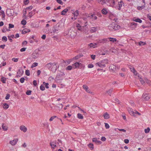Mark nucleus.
<instances>
[{"label":"nucleus","instance_id":"1","mask_svg":"<svg viewBox=\"0 0 151 151\" xmlns=\"http://www.w3.org/2000/svg\"><path fill=\"white\" fill-rule=\"evenodd\" d=\"M120 28V26L114 22L112 23L108 26V28L110 31L116 30Z\"/></svg>","mask_w":151,"mask_h":151},{"label":"nucleus","instance_id":"2","mask_svg":"<svg viewBox=\"0 0 151 151\" xmlns=\"http://www.w3.org/2000/svg\"><path fill=\"white\" fill-rule=\"evenodd\" d=\"M142 97L145 100L147 101L151 98V96L146 93H144L142 95Z\"/></svg>","mask_w":151,"mask_h":151},{"label":"nucleus","instance_id":"3","mask_svg":"<svg viewBox=\"0 0 151 151\" xmlns=\"http://www.w3.org/2000/svg\"><path fill=\"white\" fill-rule=\"evenodd\" d=\"M59 26L58 25V26L57 25H56L52 28V31L51 32V33H58V31L59 30Z\"/></svg>","mask_w":151,"mask_h":151},{"label":"nucleus","instance_id":"4","mask_svg":"<svg viewBox=\"0 0 151 151\" xmlns=\"http://www.w3.org/2000/svg\"><path fill=\"white\" fill-rule=\"evenodd\" d=\"M14 11L13 10L7 9L6 10V14L9 16H11L14 14Z\"/></svg>","mask_w":151,"mask_h":151},{"label":"nucleus","instance_id":"5","mask_svg":"<svg viewBox=\"0 0 151 151\" xmlns=\"http://www.w3.org/2000/svg\"><path fill=\"white\" fill-rule=\"evenodd\" d=\"M65 75L64 73L60 74H58L56 76V79L57 80H61L63 79L62 77Z\"/></svg>","mask_w":151,"mask_h":151},{"label":"nucleus","instance_id":"6","mask_svg":"<svg viewBox=\"0 0 151 151\" xmlns=\"http://www.w3.org/2000/svg\"><path fill=\"white\" fill-rule=\"evenodd\" d=\"M116 69V66L113 64L111 65L109 67V70L111 72H114Z\"/></svg>","mask_w":151,"mask_h":151},{"label":"nucleus","instance_id":"7","mask_svg":"<svg viewBox=\"0 0 151 151\" xmlns=\"http://www.w3.org/2000/svg\"><path fill=\"white\" fill-rule=\"evenodd\" d=\"M18 141V139H15L13 140L10 141L9 143L12 145H14L17 144Z\"/></svg>","mask_w":151,"mask_h":151},{"label":"nucleus","instance_id":"8","mask_svg":"<svg viewBox=\"0 0 151 151\" xmlns=\"http://www.w3.org/2000/svg\"><path fill=\"white\" fill-rule=\"evenodd\" d=\"M92 141L95 142L97 144L100 145L101 143V142L100 141L97 140V139L96 138H93Z\"/></svg>","mask_w":151,"mask_h":151},{"label":"nucleus","instance_id":"9","mask_svg":"<svg viewBox=\"0 0 151 151\" xmlns=\"http://www.w3.org/2000/svg\"><path fill=\"white\" fill-rule=\"evenodd\" d=\"M70 8V7H68L67 8L65 9L64 10L62 11L61 12V14L62 15H65L66 13L69 10Z\"/></svg>","mask_w":151,"mask_h":151},{"label":"nucleus","instance_id":"10","mask_svg":"<svg viewBox=\"0 0 151 151\" xmlns=\"http://www.w3.org/2000/svg\"><path fill=\"white\" fill-rule=\"evenodd\" d=\"M20 129L24 132H26L27 131V128L23 125H22L20 126Z\"/></svg>","mask_w":151,"mask_h":151},{"label":"nucleus","instance_id":"11","mask_svg":"<svg viewBox=\"0 0 151 151\" xmlns=\"http://www.w3.org/2000/svg\"><path fill=\"white\" fill-rule=\"evenodd\" d=\"M101 64H104V65L106 66V64L108 63V60L106 59L102 60L101 61H100Z\"/></svg>","mask_w":151,"mask_h":151},{"label":"nucleus","instance_id":"12","mask_svg":"<svg viewBox=\"0 0 151 151\" xmlns=\"http://www.w3.org/2000/svg\"><path fill=\"white\" fill-rule=\"evenodd\" d=\"M122 3H123V2L122 0H121L120 1H119L118 2L119 7L117 9L119 10H120L121 9V7L122 6Z\"/></svg>","mask_w":151,"mask_h":151},{"label":"nucleus","instance_id":"13","mask_svg":"<svg viewBox=\"0 0 151 151\" xmlns=\"http://www.w3.org/2000/svg\"><path fill=\"white\" fill-rule=\"evenodd\" d=\"M56 63H55L53 65V67L52 68V71L53 72H55L57 70V66Z\"/></svg>","mask_w":151,"mask_h":151},{"label":"nucleus","instance_id":"14","mask_svg":"<svg viewBox=\"0 0 151 151\" xmlns=\"http://www.w3.org/2000/svg\"><path fill=\"white\" fill-rule=\"evenodd\" d=\"M96 66H99L101 68H104L105 67V65H104V64H101L100 62H99L96 64Z\"/></svg>","mask_w":151,"mask_h":151},{"label":"nucleus","instance_id":"15","mask_svg":"<svg viewBox=\"0 0 151 151\" xmlns=\"http://www.w3.org/2000/svg\"><path fill=\"white\" fill-rule=\"evenodd\" d=\"M30 32V30L29 29H25L22 30V34H25L27 32Z\"/></svg>","mask_w":151,"mask_h":151},{"label":"nucleus","instance_id":"16","mask_svg":"<svg viewBox=\"0 0 151 151\" xmlns=\"http://www.w3.org/2000/svg\"><path fill=\"white\" fill-rule=\"evenodd\" d=\"M128 111L129 112V113L131 115L134 116H135V115L134 112L132 109H128Z\"/></svg>","mask_w":151,"mask_h":151},{"label":"nucleus","instance_id":"17","mask_svg":"<svg viewBox=\"0 0 151 151\" xmlns=\"http://www.w3.org/2000/svg\"><path fill=\"white\" fill-rule=\"evenodd\" d=\"M54 64H55V63H47L46 65V67L48 69H50L51 66L52 65L53 66V65Z\"/></svg>","mask_w":151,"mask_h":151},{"label":"nucleus","instance_id":"18","mask_svg":"<svg viewBox=\"0 0 151 151\" xmlns=\"http://www.w3.org/2000/svg\"><path fill=\"white\" fill-rule=\"evenodd\" d=\"M103 116L104 119H108L110 118V116L106 112L104 114H103Z\"/></svg>","mask_w":151,"mask_h":151},{"label":"nucleus","instance_id":"19","mask_svg":"<svg viewBox=\"0 0 151 151\" xmlns=\"http://www.w3.org/2000/svg\"><path fill=\"white\" fill-rule=\"evenodd\" d=\"M97 27H91L90 31L91 32L93 33L96 32L97 30Z\"/></svg>","mask_w":151,"mask_h":151},{"label":"nucleus","instance_id":"20","mask_svg":"<svg viewBox=\"0 0 151 151\" xmlns=\"http://www.w3.org/2000/svg\"><path fill=\"white\" fill-rule=\"evenodd\" d=\"M133 20L135 22H139V23H142V20L139 18L136 19V18H134L133 19Z\"/></svg>","mask_w":151,"mask_h":151},{"label":"nucleus","instance_id":"21","mask_svg":"<svg viewBox=\"0 0 151 151\" xmlns=\"http://www.w3.org/2000/svg\"><path fill=\"white\" fill-rule=\"evenodd\" d=\"M50 145L52 148L53 149L55 148V147H56V143L55 142H50Z\"/></svg>","mask_w":151,"mask_h":151},{"label":"nucleus","instance_id":"22","mask_svg":"<svg viewBox=\"0 0 151 151\" xmlns=\"http://www.w3.org/2000/svg\"><path fill=\"white\" fill-rule=\"evenodd\" d=\"M113 91V89L111 88L108 91H106V92L108 93V95H109L110 96H111V94Z\"/></svg>","mask_w":151,"mask_h":151},{"label":"nucleus","instance_id":"23","mask_svg":"<svg viewBox=\"0 0 151 151\" xmlns=\"http://www.w3.org/2000/svg\"><path fill=\"white\" fill-rule=\"evenodd\" d=\"M10 30L9 29H8L6 28V27H4L3 29L2 30V32L3 33L6 32V31H9Z\"/></svg>","mask_w":151,"mask_h":151},{"label":"nucleus","instance_id":"24","mask_svg":"<svg viewBox=\"0 0 151 151\" xmlns=\"http://www.w3.org/2000/svg\"><path fill=\"white\" fill-rule=\"evenodd\" d=\"M102 13L104 14H106L107 13V11L106 9L105 8L101 10Z\"/></svg>","mask_w":151,"mask_h":151},{"label":"nucleus","instance_id":"25","mask_svg":"<svg viewBox=\"0 0 151 151\" xmlns=\"http://www.w3.org/2000/svg\"><path fill=\"white\" fill-rule=\"evenodd\" d=\"M145 4H144L143 5H142L141 6H138L137 7V9L139 10H141L145 7Z\"/></svg>","mask_w":151,"mask_h":151},{"label":"nucleus","instance_id":"26","mask_svg":"<svg viewBox=\"0 0 151 151\" xmlns=\"http://www.w3.org/2000/svg\"><path fill=\"white\" fill-rule=\"evenodd\" d=\"M73 12H72V13L73 14L74 16H77L79 14L78 11V10H76L75 12H74V10H73Z\"/></svg>","mask_w":151,"mask_h":151},{"label":"nucleus","instance_id":"27","mask_svg":"<svg viewBox=\"0 0 151 151\" xmlns=\"http://www.w3.org/2000/svg\"><path fill=\"white\" fill-rule=\"evenodd\" d=\"M6 78L4 77H2L1 78V81L4 83H6Z\"/></svg>","mask_w":151,"mask_h":151},{"label":"nucleus","instance_id":"28","mask_svg":"<svg viewBox=\"0 0 151 151\" xmlns=\"http://www.w3.org/2000/svg\"><path fill=\"white\" fill-rule=\"evenodd\" d=\"M9 107V105L8 104L5 103L3 105V107L5 109H7Z\"/></svg>","mask_w":151,"mask_h":151},{"label":"nucleus","instance_id":"29","mask_svg":"<svg viewBox=\"0 0 151 151\" xmlns=\"http://www.w3.org/2000/svg\"><path fill=\"white\" fill-rule=\"evenodd\" d=\"M21 72L20 70H19L17 72V77H20L22 76V74L20 73Z\"/></svg>","mask_w":151,"mask_h":151},{"label":"nucleus","instance_id":"30","mask_svg":"<svg viewBox=\"0 0 151 151\" xmlns=\"http://www.w3.org/2000/svg\"><path fill=\"white\" fill-rule=\"evenodd\" d=\"M78 117L79 119H82L83 118V117L82 114H81L78 113L77 114Z\"/></svg>","mask_w":151,"mask_h":151},{"label":"nucleus","instance_id":"31","mask_svg":"<svg viewBox=\"0 0 151 151\" xmlns=\"http://www.w3.org/2000/svg\"><path fill=\"white\" fill-rule=\"evenodd\" d=\"M80 63H78V62H76L73 65V66H74L75 67V68H76L77 67H78L80 65Z\"/></svg>","mask_w":151,"mask_h":151},{"label":"nucleus","instance_id":"32","mask_svg":"<svg viewBox=\"0 0 151 151\" xmlns=\"http://www.w3.org/2000/svg\"><path fill=\"white\" fill-rule=\"evenodd\" d=\"M107 41V39H104L101 40H99V42L100 43H104Z\"/></svg>","mask_w":151,"mask_h":151},{"label":"nucleus","instance_id":"33","mask_svg":"<svg viewBox=\"0 0 151 151\" xmlns=\"http://www.w3.org/2000/svg\"><path fill=\"white\" fill-rule=\"evenodd\" d=\"M32 58H28L27 59V62L28 63H30L32 61Z\"/></svg>","mask_w":151,"mask_h":151},{"label":"nucleus","instance_id":"34","mask_svg":"<svg viewBox=\"0 0 151 151\" xmlns=\"http://www.w3.org/2000/svg\"><path fill=\"white\" fill-rule=\"evenodd\" d=\"M76 27L78 30H81V27L79 24H77L76 25Z\"/></svg>","mask_w":151,"mask_h":151},{"label":"nucleus","instance_id":"35","mask_svg":"<svg viewBox=\"0 0 151 151\" xmlns=\"http://www.w3.org/2000/svg\"><path fill=\"white\" fill-rule=\"evenodd\" d=\"M2 128L4 131H6L7 130V127L6 126H4V124H3L2 125Z\"/></svg>","mask_w":151,"mask_h":151},{"label":"nucleus","instance_id":"36","mask_svg":"<svg viewBox=\"0 0 151 151\" xmlns=\"http://www.w3.org/2000/svg\"><path fill=\"white\" fill-rule=\"evenodd\" d=\"M43 83L45 86V87L46 88H48L49 87L48 86L49 83H45V82H43Z\"/></svg>","mask_w":151,"mask_h":151},{"label":"nucleus","instance_id":"37","mask_svg":"<svg viewBox=\"0 0 151 151\" xmlns=\"http://www.w3.org/2000/svg\"><path fill=\"white\" fill-rule=\"evenodd\" d=\"M38 56V54L37 53H33V54L32 58H37Z\"/></svg>","mask_w":151,"mask_h":151},{"label":"nucleus","instance_id":"38","mask_svg":"<svg viewBox=\"0 0 151 151\" xmlns=\"http://www.w3.org/2000/svg\"><path fill=\"white\" fill-rule=\"evenodd\" d=\"M26 23H27V22L25 20H24V19H22L21 22V24H22L24 25H25L26 24Z\"/></svg>","mask_w":151,"mask_h":151},{"label":"nucleus","instance_id":"39","mask_svg":"<svg viewBox=\"0 0 151 151\" xmlns=\"http://www.w3.org/2000/svg\"><path fill=\"white\" fill-rule=\"evenodd\" d=\"M109 40L110 41L112 42H114L116 41V38H111V37H110L109 38Z\"/></svg>","mask_w":151,"mask_h":151},{"label":"nucleus","instance_id":"40","mask_svg":"<svg viewBox=\"0 0 151 151\" xmlns=\"http://www.w3.org/2000/svg\"><path fill=\"white\" fill-rule=\"evenodd\" d=\"M76 35V33L75 32H73V33L70 34V35L72 37H74Z\"/></svg>","mask_w":151,"mask_h":151},{"label":"nucleus","instance_id":"41","mask_svg":"<svg viewBox=\"0 0 151 151\" xmlns=\"http://www.w3.org/2000/svg\"><path fill=\"white\" fill-rule=\"evenodd\" d=\"M40 89L41 91H44L45 90V87L42 84L40 86Z\"/></svg>","mask_w":151,"mask_h":151},{"label":"nucleus","instance_id":"42","mask_svg":"<svg viewBox=\"0 0 151 151\" xmlns=\"http://www.w3.org/2000/svg\"><path fill=\"white\" fill-rule=\"evenodd\" d=\"M88 146L90 148L91 150H93V144L90 143L88 145Z\"/></svg>","mask_w":151,"mask_h":151},{"label":"nucleus","instance_id":"43","mask_svg":"<svg viewBox=\"0 0 151 151\" xmlns=\"http://www.w3.org/2000/svg\"><path fill=\"white\" fill-rule=\"evenodd\" d=\"M150 128L149 127H148L147 129H146L145 130V132L146 133H149L150 131Z\"/></svg>","mask_w":151,"mask_h":151},{"label":"nucleus","instance_id":"44","mask_svg":"<svg viewBox=\"0 0 151 151\" xmlns=\"http://www.w3.org/2000/svg\"><path fill=\"white\" fill-rule=\"evenodd\" d=\"M25 74L27 76H29L30 75V72L29 70H27L25 71Z\"/></svg>","mask_w":151,"mask_h":151},{"label":"nucleus","instance_id":"45","mask_svg":"<svg viewBox=\"0 0 151 151\" xmlns=\"http://www.w3.org/2000/svg\"><path fill=\"white\" fill-rule=\"evenodd\" d=\"M7 38L6 37V36H3L2 37V40L3 41L6 42L7 41Z\"/></svg>","mask_w":151,"mask_h":151},{"label":"nucleus","instance_id":"46","mask_svg":"<svg viewBox=\"0 0 151 151\" xmlns=\"http://www.w3.org/2000/svg\"><path fill=\"white\" fill-rule=\"evenodd\" d=\"M73 68V67L71 65H69L66 68V70H71Z\"/></svg>","mask_w":151,"mask_h":151},{"label":"nucleus","instance_id":"47","mask_svg":"<svg viewBox=\"0 0 151 151\" xmlns=\"http://www.w3.org/2000/svg\"><path fill=\"white\" fill-rule=\"evenodd\" d=\"M32 91L30 90H27L26 92V94L27 95H29L31 94Z\"/></svg>","mask_w":151,"mask_h":151},{"label":"nucleus","instance_id":"48","mask_svg":"<svg viewBox=\"0 0 151 151\" xmlns=\"http://www.w3.org/2000/svg\"><path fill=\"white\" fill-rule=\"evenodd\" d=\"M139 81L142 84H143L145 83V81L143 79L141 78H139Z\"/></svg>","mask_w":151,"mask_h":151},{"label":"nucleus","instance_id":"49","mask_svg":"<svg viewBox=\"0 0 151 151\" xmlns=\"http://www.w3.org/2000/svg\"><path fill=\"white\" fill-rule=\"evenodd\" d=\"M38 65V63H34L31 66V68H33L37 66Z\"/></svg>","mask_w":151,"mask_h":151},{"label":"nucleus","instance_id":"50","mask_svg":"<svg viewBox=\"0 0 151 151\" xmlns=\"http://www.w3.org/2000/svg\"><path fill=\"white\" fill-rule=\"evenodd\" d=\"M110 3L112 4L111 6L113 7L115 4V1L114 0H111Z\"/></svg>","mask_w":151,"mask_h":151},{"label":"nucleus","instance_id":"51","mask_svg":"<svg viewBox=\"0 0 151 151\" xmlns=\"http://www.w3.org/2000/svg\"><path fill=\"white\" fill-rule=\"evenodd\" d=\"M56 1L58 3L61 5H63V3L61 0H56Z\"/></svg>","mask_w":151,"mask_h":151},{"label":"nucleus","instance_id":"52","mask_svg":"<svg viewBox=\"0 0 151 151\" xmlns=\"http://www.w3.org/2000/svg\"><path fill=\"white\" fill-rule=\"evenodd\" d=\"M24 77H22L20 79V81L21 83H23L24 82Z\"/></svg>","mask_w":151,"mask_h":151},{"label":"nucleus","instance_id":"53","mask_svg":"<svg viewBox=\"0 0 151 151\" xmlns=\"http://www.w3.org/2000/svg\"><path fill=\"white\" fill-rule=\"evenodd\" d=\"M9 29L13 28L14 27V25L13 24H9Z\"/></svg>","mask_w":151,"mask_h":151},{"label":"nucleus","instance_id":"54","mask_svg":"<svg viewBox=\"0 0 151 151\" xmlns=\"http://www.w3.org/2000/svg\"><path fill=\"white\" fill-rule=\"evenodd\" d=\"M146 44L145 42H143L140 41L139 42V45L140 46Z\"/></svg>","mask_w":151,"mask_h":151},{"label":"nucleus","instance_id":"55","mask_svg":"<svg viewBox=\"0 0 151 151\" xmlns=\"http://www.w3.org/2000/svg\"><path fill=\"white\" fill-rule=\"evenodd\" d=\"M18 58H13L12 59V60L14 61V62H17L18 60Z\"/></svg>","mask_w":151,"mask_h":151},{"label":"nucleus","instance_id":"56","mask_svg":"<svg viewBox=\"0 0 151 151\" xmlns=\"http://www.w3.org/2000/svg\"><path fill=\"white\" fill-rule=\"evenodd\" d=\"M33 8V7L31 6H29V7H27L26 8V10H31Z\"/></svg>","mask_w":151,"mask_h":151},{"label":"nucleus","instance_id":"57","mask_svg":"<svg viewBox=\"0 0 151 151\" xmlns=\"http://www.w3.org/2000/svg\"><path fill=\"white\" fill-rule=\"evenodd\" d=\"M56 116H51V118H50V119H49V121H52V120H53V119H54L55 118H56Z\"/></svg>","mask_w":151,"mask_h":151},{"label":"nucleus","instance_id":"58","mask_svg":"<svg viewBox=\"0 0 151 151\" xmlns=\"http://www.w3.org/2000/svg\"><path fill=\"white\" fill-rule=\"evenodd\" d=\"M24 2L25 5H27L29 2V0H24Z\"/></svg>","mask_w":151,"mask_h":151},{"label":"nucleus","instance_id":"59","mask_svg":"<svg viewBox=\"0 0 151 151\" xmlns=\"http://www.w3.org/2000/svg\"><path fill=\"white\" fill-rule=\"evenodd\" d=\"M10 97V95L9 94H7L6 96L5 97V99L6 100H8L9 99Z\"/></svg>","mask_w":151,"mask_h":151},{"label":"nucleus","instance_id":"60","mask_svg":"<svg viewBox=\"0 0 151 151\" xmlns=\"http://www.w3.org/2000/svg\"><path fill=\"white\" fill-rule=\"evenodd\" d=\"M105 127L106 129H109V124L107 123H105Z\"/></svg>","mask_w":151,"mask_h":151},{"label":"nucleus","instance_id":"61","mask_svg":"<svg viewBox=\"0 0 151 151\" xmlns=\"http://www.w3.org/2000/svg\"><path fill=\"white\" fill-rule=\"evenodd\" d=\"M83 88L86 91H87V89H88V87L86 85H84L83 86Z\"/></svg>","mask_w":151,"mask_h":151},{"label":"nucleus","instance_id":"62","mask_svg":"<svg viewBox=\"0 0 151 151\" xmlns=\"http://www.w3.org/2000/svg\"><path fill=\"white\" fill-rule=\"evenodd\" d=\"M88 67L89 68H91L93 67V65L92 64H89L88 65Z\"/></svg>","mask_w":151,"mask_h":151},{"label":"nucleus","instance_id":"63","mask_svg":"<svg viewBox=\"0 0 151 151\" xmlns=\"http://www.w3.org/2000/svg\"><path fill=\"white\" fill-rule=\"evenodd\" d=\"M106 140V138L104 137H102L101 138V140L102 141H105Z\"/></svg>","mask_w":151,"mask_h":151},{"label":"nucleus","instance_id":"64","mask_svg":"<svg viewBox=\"0 0 151 151\" xmlns=\"http://www.w3.org/2000/svg\"><path fill=\"white\" fill-rule=\"evenodd\" d=\"M33 84L35 86H36L37 85V83L36 80H34L33 81Z\"/></svg>","mask_w":151,"mask_h":151}]
</instances>
